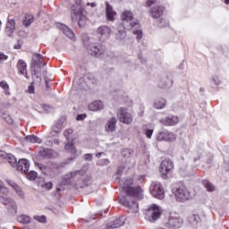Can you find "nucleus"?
<instances>
[{
    "label": "nucleus",
    "mask_w": 229,
    "mask_h": 229,
    "mask_svg": "<svg viewBox=\"0 0 229 229\" xmlns=\"http://www.w3.org/2000/svg\"><path fill=\"white\" fill-rule=\"evenodd\" d=\"M131 185H133V179L131 178L123 179L120 181L122 192L126 194V197L120 199V203L123 207H127V208H129L130 212L132 214H137V212H139V203H137L135 200H131V202H130V199H131V198L142 199L144 198V191L140 186L134 188L131 187Z\"/></svg>",
    "instance_id": "1"
},
{
    "label": "nucleus",
    "mask_w": 229,
    "mask_h": 229,
    "mask_svg": "<svg viewBox=\"0 0 229 229\" xmlns=\"http://www.w3.org/2000/svg\"><path fill=\"white\" fill-rule=\"evenodd\" d=\"M44 65H46V64H44V58L42 55L39 54H34L31 64L34 83H40V81H42V79L40 78V69L44 67Z\"/></svg>",
    "instance_id": "2"
},
{
    "label": "nucleus",
    "mask_w": 229,
    "mask_h": 229,
    "mask_svg": "<svg viewBox=\"0 0 229 229\" xmlns=\"http://www.w3.org/2000/svg\"><path fill=\"white\" fill-rule=\"evenodd\" d=\"M120 19L124 30H131V28L139 25V22L133 21V13L129 10L123 11Z\"/></svg>",
    "instance_id": "3"
},
{
    "label": "nucleus",
    "mask_w": 229,
    "mask_h": 229,
    "mask_svg": "<svg viewBox=\"0 0 229 229\" xmlns=\"http://www.w3.org/2000/svg\"><path fill=\"white\" fill-rule=\"evenodd\" d=\"M149 191L150 194L157 199H164V198H165V190L164 189V185L159 182H152Z\"/></svg>",
    "instance_id": "4"
},
{
    "label": "nucleus",
    "mask_w": 229,
    "mask_h": 229,
    "mask_svg": "<svg viewBox=\"0 0 229 229\" xmlns=\"http://www.w3.org/2000/svg\"><path fill=\"white\" fill-rule=\"evenodd\" d=\"M174 169V165L173 161L169 158L164 159L159 166V173L163 180H167V174L173 172Z\"/></svg>",
    "instance_id": "5"
},
{
    "label": "nucleus",
    "mask_w": 229,
    "mask_h": 229,
    "mask_svg": "<svg viewBox=\"0 0 229 229\" xmlns=\"http://www.w3.org/2000/svg\"><path fill=\"white\" fill-rule=\"evenodd\" d=\"M161 214L160 208L157 205L150 206L145 212L146 219L150 221V223H155Z\"/></svg>",
    "instance_id": "6"
},
{
    "label": "nucleus",
    "mask_w": 229,
    "mask_h": 229,
    "mask_svg": "<svg viewBox=\"0 0 229 229\" xmlns=\"http://www.w3.org/2000/svg\"><path fill=\"white\" fill-rule=\"evenodd\" d=\"M72 20L75 22L78 21L80 28H83L87 24V17L74 5L72 7Z\"/></svg>",
    "instance_id": "7"
},
{
    "label": "nucleus",
    "mask_w": 229,
    "mask_h": 229,
    "mask_svg": "<svg viewBox=\"0 0 229 229\" xmlns=\"http://www.w3.org/2000/svg\"><path fill=\"white\" fill-rule=\"evenodd\" d=\"M173 192L177 201H185L191 198V193L183 186L174 188Z\"/></svg>",
    "instance_id": "8"
},
{
    "label": "nucleus",
    "mask_w": 229,
    "mask_h": 229,
    "mask_svg": "<svg viewBox=\"0 0 229 229\" xmlns=\"http://www.w3.org/2000/svg\"><path fill=\"white\" fill-rule=\"evenodd\" d=\"M117 115L120 123L123 124H131V123H133V116L128 112V109L124 107H121L120 110H118Z\"/></svg>",
    "instance_id": "9"
},
{
    "label": "nucleus",
    "mask_w": 229,
    "mask_h": 229,
    "mask_svg": "<svg viewBox=\"0 0 229 229\" xmlns=\"http://www.w3.org/2000/svg\"><path fill=\"white\" fill-rule=\"evenodd\" d=\"M0 202L6 206L9 214H12L13 216L17 214V204L15 201H13V199H8L6 197H1Z\"/></svg>",
    "instance_id": "10"
},
{
    "label": "nucleus",
    "mask_w": 229,
    "mask_h": 229,
    "mask_svg": "<svg viewBox=\"0 0 229 229\" xmlns=\"http://www.w3.org/2000/svg\"><path fill=\"white\" fill-rule=\"evenodd\" d=\"M182 225H183V219L178 214L171 215L166 223L168 228H180Z\"/></svg>",
    "instance_id": "11"
},
{
    "label": "nucleus",
    "mask_w": 229,
    "mask_h": 229,
    "mask_svg": "<svg viewBox=\"0 0 229 229\" xmlns=\"http://www.w3.org/2000/svg\"><path fill=\"white\" fill-rule=\"evenodd\" d=\"M157 140H165V142H174V140H176V134L169 131H165L157 135Z\"/></svg>",
    "instance_id": "12"
},
{
    "label": "nucleus",
    "mask_w": 229,
    "mask_h": 229,
    "mask_svg": "<svg viewBox=\"0 0 229 229\" xmlns=\"http://www.w3.org/2000/svg\"><path fill=\"white\" fill-rule=\"evenodd\" d=\"M97 35L99 38L106 39L112 35V29L106 25H102L97 29Z\"/></svg>",
    "instance_id": "13"
},
{
    "label": "nucleus",
    "mask_w": 229,
    "mask_h": 229,
    "mask_svg": "<svg viewBox=\"0 0 229 229\" xmlns=\"http://www.w3.org/2000/svg\"><path fill=\"white\" fill-rule=\"evenodd\" d=\"M89 53L92 56H99L105 53V47L98 44H91L89 47Z\"/></svg>",
    "instance_id": "14"
},
{
    "label": "nucleus",
    "mask_w": 229,
    "mask_h": 229,
    "mask_svg": "<svg viewBox=\"0 0 229 229\" xmlns=\"http://www.w3.org/2000/svg\"><path fill=\"white\" fill-rule=\"evenodd\" d=\"M64 130V118L59 119L53 126L50 131V137H56Z\"/></svg>",
    "instance_id": "15"
},
{
    "label": "nucleus",
    "mask_w": 229,
    "mask_h": 229,
    "mask_svg": "<svg viewBox=\"0 0 229 229\" xmlns=\"http://www.w3.org/2000/svg\"><path fill=\"white\" fill-rule=\"evenodd\" d=\"M17 171L20 173H28L30 171V161L28 159H20L16 165Z\"/></svg>",
    "instance_id": "16"
},
{
    "label": "nucleus",
    "mask_w": 229,
    "mask_h": 229,
    "mask_svg": "<svg viewBox=\"0 0 229 229\" xmlns=\"http://www.w3.org/2000/svg\"><path fill=\"white\" fill-rule=\"evenodd\" d=\"M162 124L165 126H174L180 123V118L178 116H166L165 118L161 120Z\"/></svg>",
    "instance_id": "17"
},
{
    "label": "nucleus",
    "mask_w": 229,
    "mask_h": 229,
    "mask_svg": "<svg viewBox=\"0 0 229 229\" xmlns=\"http://www.w3.org/2000/svg\"><path fill=\"white\" fill-rule=\"evenodd\" d=\"M115 15H117V13L114 11V7L108 4V2L106 3V17L107 21H114Z\"/></svg>",
    "instance_id": "18"
},
{
    "label": "nucleus",
    "mask_w": 229,
    "mask_h": 229,
    "mask_svg": "<svg viewBox=\"0 0 229 229\" xmlns=\"http://www.w3.org/2000/svg\"><path fill=\"white\" fill-rule=\"evenodd\" d=\"M152 19H158L164 13V6H155L149 10Z\"/></svg>",
    "instance_id": "19"
},
{
    "label": "nucleus",
    "mask_w": 229,
    "mask_h": 229,
    "mask_svg": "<svg viewBox=\"0 0 229 229\" xmlns=\"http://www.w3.org/2000/svg\"><path fill=\"white\" fill-rule=\"evenodd\" d=\"M13 31H15V20L8 19L5 28V34L7 37H12V35H13Z\"/></svg>",
    "instance_id": "20"
},
{
    "label": "nucleus",
    "mask_w": 229,
    "mask_h": 229,
    "mask_svg": "<svg viewBox=\"0 0 229 229\" xmlns=\"http://www.w3.org/2000/svg\"><path fill=\"white\" fill-rule=\"evenodd\" d=\"M103 108H105V105L100 100H95L89 105V110L91 112H99Z\"/></svg>",
    "instance_id": "21"
},
{
    "label": "nucleus",
    "mask_w": 229,
    "mask_h": 229,
    "mask_svg": "<svg viewBox=\"0 0 229 229\" xmlns=\"http://www.w3.org/2000/svg\"><path fill=\"white\" fill-rule=\"evenodd\" d=\"M117 124V119L115 117H112L108 120L106 126V131H108V133H112V131H115Z\"/></svg>",
    "instance_id": "22"
},
{
    "label": "nucleus",
    "mask_w": 229,
    "mask_h": 229,
    "mask_svg": "<svg viewBox=\"0 0 229 229\" xmlns=\"http://www.w3.org/2000/svg\"><path fill=\"white\" fill-rule=\"evenodd\" d=\"M28 65L26 63L22 60H19L17 64V69L21 74L25 76V78H28V70H27Z\"/></svg>",
    "instance_id": "23"
},
{
    "label": "nucleus",
    "mask_w": 229,
    "mask_h": 229,
    "mask_svg": "<svg viewBox=\"0 0 229 229\" xmlns=\"http://www.w3.org/2000/svg\"><path fill=\"white\" fill-rule=\"evenodd\" d=\"M60 30H62L63 33L68 37V38H71V40H74V32H72V30L69 29V27L60 24L59 25Z\"/></svg>",
    "instance_id": "24"
},
{
    "label": "nucleus",
    "mask_w": 229,
    "mask_h": 229,
    "mask_svg": "<svg viewBox=\"0 0 229 229\" xmlns=\"http://www.w3.org/2000/svg\"><path fill=\"white\" fill-rule=\"evenodd\" d=\"M6 182L8 183V185H10L13 189V191H15V192H17L18 195L21 196V198H22L24 196L22 190H21V187L19 185H17V183H15L13 181H10V180H7Z\"/></svg>",
    "instance_id": "25"
},
{
    "label": "nucleus",
    "mask_w": 229,
    "mask_h": 229,
    "mask_svg": "<svg viewBox=\"0 0 229 229\" xmlns=\"http://www.w3.org/2000/svg\"><path fill=\"white\" fill-rule=\"evenodd\" d=\"M17 221L21 225H30L31 223V217L28 215H20L17 216Z\"/></svg>",
    "instance_id": "26"
},
{
    "label": "nucleus",
    "mask_w": 229,
    "mask_h": 229,
    "mask_svg": "<svg viewBox=\"0 0 229 229\" xmlns=\"http://www.w3.org/2000/svg\"><path fill=\"white\" fill-rule=\"evenodd\" d=\"M25 140L27 142H30L31 144H35V142H38V144H42V140L38 138L35 135H29L25 137Z\"/></svg>",
    "instance_id": "27"
},
{
    "label": "nucleus",
    "mask_w": 229,
    "mask_h": 229,
    "mask_svg": "<svg viewBox=\"0 0 229 229\" xmlns=\"http://www.w3.org/2000/svg\"><path fill=\"white\" fill-rule=\"evenodd\" d=\"M202 184L207 189L208 192L216 191V186L209 181L204 180V181H202Z\"/></svg>",
    "instance_id": "28"
},
{
    "label": "nucleus",
    "mask_w": 229,
    "mask_h": 229,
    "mask_svg": "<svg viewBox=\"0 0 229 229\" xmlns=\"http://www.w3.org/2000/svg\"><path fill=\"white\" fill-rule=\"evenodd\" d=\"M165 105H167V101H165L164 98H161L155 102L154 106L157 108V110H162V108H165Z\"/></svg>",
    "instance_id": "29"
},
{
    "label": "nucleus",
    "mask_w": 229,
    "mask_h": 229,
    "mask_svg": "<svg viewBox=\"0 0 229 229\" xmlns=\"http://www.w3.org/2000/svg\"><path fill=\"white\" fill-rule=\"evenodd\" d=\"M0 87L4 89L5 96H10V85H8V82H6V81H0Z\"/></svg>",
    "instance_id": "30"
},
{
    "label": "nucleus",
    "mask_w": 229,
    "mask_h": 229,
    "mask_svg": "<svg viewBox=\"0 0 229 229\" xmlns=\"http://www.w3.org/2000/svg\"><path fill=\"white\" fill-rule=\"evenodd\" d=\"M5 162H8V164H10V165H12L13 167H14V165H17V158L14 157V156L12 154H7Z\"/></svg>",
    "instance_id": "31"
},
{
    "label": "nucleus",
    "mask_w": 229,
    "mask_h": 229,
    "mask_svg": "<svg viewBox=\"0 0 229 229\" xmlns=\"http://www.w3.org/2000/svg\"><path fill=\"white\" fill-rule=\"evenodd\" d=\"M64 151H66V153H71L72 155H74V153H76V148L72 143H67L64 146Z\"/></svg>",
    "instance_id": "32"
},
{
    "label": "nucleus",
    "mask_w": 229,
    "mask_h": 229,
    "mask_svg": "<svg viewBox=\"0 0 229 229\" xmlns=\"http://www.w3.org/2000/svg\"><path fill=\"white\" fill-rule=\"evenodd\" d=\"M116 38L119 40H123V39L126 38V30H118V33H116Z\"/></svg>",
    "instance_id": "33"
},
{
    "label": "nucleus",
    "mask_w": 229,
    "mask_h": 229,
    "mask_svg": "<svg viewBox=\"0 0 229 229\" xmlns=\"http://www.w3.org/2000/svg\"><path fill=\"white\" fill-rule=\"evenodd\" d=\"M190 223L191 225H198V223H199V216L198 215H192L191 217H190Z\"/></svg>",
    "instance_id": "34"
},
{
    "label": "nucleus",
    "mask_w": 229,
    "mask_h": 229,
    "mask_svg": "<svg viewBox=\"0 0 229 229\" xmlns=\"http://www.w3.org/2000/svg\"><path fill=\"white\" fill-rule=\"evenodd\" d=\"M37 176H38V174L35 171H30L27 174V178L28 180H30V181L36 180Z\"/></svg>",
    "instance_id": "35"
},
{
    "label": "nucleus",
    "mask_w": 229,
    "mask_h": 229,
    "mask_svg": "<svg viewBox=\"0 0 229 229\" xmlns=\"http://www.w3.org/2000/svg\"><path fill=\"white\" fill-rule=\"evenodd\" d=\"M2 119H4V121H5V123H8V124H12V123H13V119H12V116L8 115L6 114H4L2 115Z\"/></svg>",
    "instance_id": "36"
},
{
    "label": "nucleus",
    "mask_w": 229,
    "mask_h": 229,
    "mask_svg": "<svg viewBox=\"0 0 229 229\" xmlns=\"http://www.w3.org/2000/svg\"><path fill=\"white\" fill-rule=\"evenodd\" d=\"M8 157V154L3 150H0V164L3 162H6V158Z\"/></svg>",
    "instance_id": "37"
},
{
    "label": "nucleus",
    "mask_w": 229,
    "mask_h": 229,
    "mask_svg": "<svg viewBox=\"0 0 229 229\" xmlns=\"http://www.w3.org/2000/svg\"><path fill=\"white\" fill-rule=\"evenodd\" d=\"M34 219L38 221V223H46V216H34Z\"/></svg>",
    "instance_id": "38"
},
{
    "label": "nucleus",
    "mask_w": 229,
    "mask_h": 229,
    "mask_svg": "<svg viewBox=\"0 0 229 229\" xmlns=\"http://www.w3.org/2000/svg\"><path fill=\"white\" fill-rule=\"evenodd\" d=\"M23 22L24 25L28 28V26L33 22V16H30L29 19L27 18Z\"/></svg>",
    "instance_id": "39"
},
{
    "label": "nucleus",
    "mask_w": 229,
    "mask_h": 229,
    "mask_svg": "<svg viewBox=\"0 0 229 229\" xmlns=\"http://www.w3.org/2000/svg\"><path fill=\"white\" fill-rule=\"evenodd\" d=\"M73 133V131L72 129H68V130H65L64 132V135L66 139H69V136L70 135H72Z\"/></svg>",
    "instance_id": "40"
},
{
    "label": "nucleus",
    "mask_w": 229,
    "mask_h": 229,
    "mask_svg": "<svg viewBox=\"0 0 229 229\" xmlns=\"http://www.w3.org/2000/svg\"><path fill=\"white\" fill-rule=\"evenodd\" d=\"M145 134L148 137V139H150L151 135H153V129H147L145 131Z\"/></svg>",
    "instance_id": "41"
},
{
    "label": "nucleus",
    "mask_w": 229,
    "mask_h": 229,
    "mask_svg": "<svg viewBox=\"0 0 229 229\" xmlns=\"http://www.w3.org/2000/svg\"><path fill=\"white\" fill-rule=\"evenodd\" d=\"M84 158H85V160H87L88 162H92V158H93L92 154H86V155L84 156Z\"/></svg>",
    "instance_id": "42"
},
{
    "label": "nucleus",
    "mask_w": 229,
    "mask_h": 229,
    "mask_svg": "<svg viewBox=\"0 0 229 229\" xmlns=\"http://www.w3.org/2000/svg\"><path fill=\"white\" fill-rule=\"evenodd\" d=\"M4 60H8V55H5L4 54H0V64L2 62H4Z\"/></svg>",
    "instance_id": "43"
},
{
    "label": "nucleus",
    "mask_w": 229,
    "mask_h": 229,
    "mask_svg": "<svg viewBox=\"0 0 229 229\" xmlns=\"http://www.w3.org/2000/svg\"><path fill=\"white\" fill-rule=\"evenodd\" d=\"M134 35H138L137 38H142V30H134Z\"/></svg>",
    "instance_id": "44"
},
{
    "label": "nucleus",
    "mask_w": 229,
    "mask_h": 229,
    "mask_svg": "<svg viewBox=\"0 0 229 229\" xmlns=\"http://www.w3.org/2000/svg\"><path fill=\"white\" fill-rule=\"evenodd\" d=\"M157 3V0H148L147 1V6H153Z\"/></svg>",
    "instance_id": "45"
},
{
    "label": "nucleus",
    "mask_w": 229,
    "mask_h": 229,
    "mask_svg": "<svg viewBox=\"0 0 229 229\" xmlns=\"http://www.w3.org/2000/svg\"><path fill=\"white\" fill-rule=\"evenodd\" d=\"M45 187L47 189V191H50V189H53V182L45 183Z\"/></svg>",
    "instance_id": "46"
},
{
    "label": "nucleus",
    "mask_w": 229,
    "mask_h": 229,
    "mask_svg": "<svg viewBox=\"0 0 229 229\" xmlns=\"http://www.w3.org/2000/svg\"><path fill=\"white\" fill-rule=\"evenodd\" d=\"M29 93L30 94H35V87L30 85L29 86Z\"/></svg>",
    "instance_id": "47"
},
{
    "label": "nucleus",
    "mask_w": 229,
    "mask_h": 229,
    "mask_svg": "<svg viewBox=\"0 0 229 229\" xmlns=\"http://www.w3.org/2000/svg\"><path fill=\"white\" fill-rule=\"evenodd\" d=\"M85 117H87L86 114H79L77 116V121H83V119H85Z\"/></svg>",
    "instance_id": "48"
},
{
    "label": "nucleus",
    "mask_w": 229,
    "mask_h": 229,
    "mask_svg": "<svg viewBox=\"0 0 229 229\" xmlns=\"http://www.w3.org/2000/svg\"><path fill=\"white\" fill-rule=\"evenodd\" d=\"M0 191H6V188H4V183L0 181Z\"/></svg>",
    "instance_id": "49"
},
{
    "label": "nucleus",
    "mask_w": 229,
    "mask_h": 229,
    "mask_svg": "<svg viewBox=\"0 0 229 229\" xmlns=\"http://www.w3.org/2000/svg\"><path fill=\"white\" fill-rule=\"evenodd\" d=\"M138 180H139L140 182H144V180H146V176H145V175H140V176L138 177Z\"/></svg>",
    "instance_id": "50"
},
{
    "label": "nucleus",
    "mask_w": 229,
    "mask_h": 229,
    "mask_svg": "<svg viewBox=\"0 0 229 229\" xmlns=\"http://www.w3.org/2000/svg\"><path fill=\"white\" fill-rule=\"evenodd\" d=\"M42 108H44L45 110H49V106H46V105H41Z\"/></svg>",
    "instance_id": "51"
},
{
    "label": "nucleus",
    "mask_w": 229,
    "mask_h": 229,
    "mask_svg": "<svg viewBox=\"0 0 229 229\" xmlns=\"http://www.w3.org/2000/svg\"><path fill=\"white\" fill-rule=\"evenodd\" d=\"M14 49H21V45H20V44L15 45V46H14Z\"/></svg>",
    "instance_id": "52"
},
{
    "label": "nucleus",
    "mask_w": 229,
    "mask_h": 229,
    "mask_svg": "<svg viewBox=\"0 0 229 229\" xmlns=\"http://www.w3.org/2000/svg\"><path fill=\"white\" fill-rule=\"evenodd\" d=\"M90 4V6H91L92 8H96V6H97L96 3H91V4Z\"/></svg>",
    "instance_id": "53"
},
{
    "label": "nucleus",
    "mask_w": 229,
    "mask_h": 229,
    "mask_svg": "<svg viewBox=\"0 0 229 229\" xmlns=\"http://www.w3.org/2000/svg\"><path fill=\"white\" fill-rule=\"evenodd\" d=\"M70 174H71V176H76V173L75 172L71 173Z\"/></svg>",
    "instance_id": "54"
},
{
    "label": "nucleus",
    "mask_w": 229,
    "mask_h": 229,
    "mask_svg": "<svg viewBox=\"0 0 229 229\" xmlns=\"http://www.w3.org/2000/svg\"><path fill=\"white\" fill-rule=\"evenodd\" d=\"M96 157H101V153H98V154L96 155Z\"/></svg>",
    "instance_id": "55"
},
{
    "label": "nucleus",
    "mask_w": 229,
    "mask_h": 229,
    "mask_svg": "<svg viewBox=\"0 0 229 229\" xmlns=\"http://www.w3.org/2000/svg\"><path fill=\"white\" fill-rule=\"evenodd\" d=\"M225 4H229V0L225 1Z\"/></svg>",
    "instance_id": "56"
},
{
    "label": "nucleus",
    "mask_w": 229,
    "mask_h": 229,
    "mask_svg": "<svg viewBox=\"0 0 229 229\" xmlns=\"http://www.w3.org/2000/svg\"><path fill=\"white\" fill-rule=\"evenodd\" d=\"M57 191L60 192V189H57Z\"/></svg>",
    "instance_id": "57"
}]
</instances>
